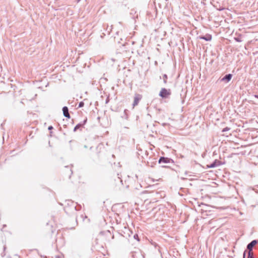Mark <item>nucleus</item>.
<instances>
[{
    "label": "nucleus",
    "instance_id": "5701e85b",
    "mask_svg": "<svg viewBox=\"0 0 258 258\" xmlns=\"http://www.w3.org/2000/svg\"><path fill=\"white\" fill-rule=\"evenodd\" d=\"M5 255H6V254H5V253L4 252H2V253H1V256H2V257H4Z\"/></svg>",
    "mask_w": 258,
    "mask_h": 258
},
{
    "label": "nucleus",
    "instance_id": "a878e982",
    "mask_svg": "<svg viewBox=\"0 0 258 258\" xmlns=\"http://www.w3.org/2000/svg\"><path fill=\"white\" fill-rule=\"evenodd\" d=\"M6 248V246L5 245V246H4V251L5 250Z\"/></svg>",
    "mask_w": 258,
    "mask_h": 258
},
{
    "label": "nucleus",
    "instance_id": "dca6fc26",
    "mask_svg": "<svg viewBox=\"0 0 258 258\" xmlns=\"http://www.w3.org/2000/svg\"><path fill=\"white\" fill-rule=\"evenodd\" d=\"M230 127H225V128H224L223 130H222V132H227V131H228L230 130Z\"/></svg>",
    "mask_w": 258,
    "mask_h": 258
},
{
    "label": "nucleus",
    "instance_id": "cd10ccee",
    "mask_svg": "<svg viewBox=\"0 0 258 258\" xmlns=\"http://www.w3.org/2000/svg\"><path fill=\"white\" fill-rule=\"evenodd\" d=\"M163 167H168V166H162Z\"/></svg>",
    "mask_w": 258,
    "mask_h": 258
},
{
    "label": "nucleus",
    "instance_id": "2eb2a0df",
    "mask_svg": "<svg viewBox=\"0 0 258 258\" xmlns=\"http://www.w3.org/2000/svg\"><path fill=\"white\" fill-rule=\"evenodd\" d=\"M84 106V103L83 101H81L79 103V105L78 108H81L83 107Z\"/></svg>",
    "mask_w": 258,
    "mask_h": 258
},
{
    "label": "nucleus",
    "instance_id": "c85d7f7f",
    "mask_svg": "<svg viewBox=\"0 0 258 258\" xmlns=\"http://www.w3.org/2000/svg\"><path fill=\"white\" fill-rule=\"evenodd\" d=\"M81 1V0H77V3H79Z\"/></svg>",
    "mask_w": 258,
    "mask_h": 258
},
{
    "label": "nucleus",
    "instance_id": "4468645a",
    "mask_svg": "<svg viewBox=\"0 0 258 258\" xmlns=\"http://www.w3.org/2000/svg\"><path fill=\"white\" fill-rule=\"evenodd\" d=\"M247 258H254L252 252H248Z\"/></svg>",
    "mask_w": 258,
    "mask_h": 258
},
{
    "label": "nucleus",
    "instance_id": "a211bd4d",
    "mask_svg": "<svg viewBox=\"0 0 258 258\" xmlns=\"http://www.w3.org/2000/svg\"><path fill=\"white\" fill-rule=\"evenodd\" d=\"M151 243L152 245H154L155 247H156L158 246V244L154 241H151Z\"/></svg>",
    "mask_w": 258,
    "mask_h": 258
},
{
    "label": "nucleus",
    "instance_id": "39448f33",
    "mask_svg": "<svg viewBox=\"0 0 258 258\" xmlns=\"http://www.w3.org/2000/svg\"><path fill=\"white\" fill-rule=\"evenodd\" d=\"M142 99V96L140 94H136L134 97V101L133 103V107L134 108L135 106L137 105L141 99Z\"/></svg>",
    "mask_w": 258,
    "mask_h": 258
},
{
    "label": "nucleus",
    "instance_id": "f257e3e1",
    "mask_svg": "<svg viewBox=\"0 0 258 258\" xmlns=\"http://www.w3.org/2000/svg\"><path fill=\"white\" fill-rule=\"evenodd\" d=\"M171 94L170 89H167L163 88L161 89L159 96L162 98H168Z\"/></svg>",
    "mask_w": 258,
    "mask_h": 258
},
{
    "label": "nucleus",
    "instance_id": "ddd939ff",
    "mask_svg": "<svg viewBox=\"0 0 258 258\" xmlns=\"http://www.w3.org/2000/svg\"><path fill=\"white\" fill-rule=\"evenodd\" d=\"M73 208L75 209V211H79L81 208V205H78V206H73Z\"/></svg>",
    "mask_w": 258,
    "mask_h": 258
},
{
    "label": "nucleus",
    "instance_id": "7ed1b4c3",
    "mask_svg": "<svg viewBox=\"0 0 258 258\" xmlns=\"http://www.w3.org/2000/svg\"><path fill=\"white\" fill-rule=\"evenodd\" d=\"M232 78V75L231 74H226L222 78L220 79V82H223L227 83H228L231 80Z\"/></svg>",
    "mask_w": 258,
    "mask_h": 258
},
{
    "label": "nucleus",
    "instance_id": "412c9836",
    "mask_svg": "<svg viewBox=\"0 0 258 258\" xmlns=\"http://www.w3.org/2000/svg\"><path fill=\"white\" fill-rule=\"evenodd\" d=\"M53 128V126L50 125V126H49L48 127V130H49V131H51L52 130V129Z\"/></svg>",
    "mask_w": 258,
    "mask_h": 258
},
{
    "label": "nucleus",
    "instance_id": "9b49d317",
    "mask_svg": "<svg viewBox=\"0 0 258 258\" xmlns=\"http://www.w3.org/2000/svg\"><path fill=\"white\" fill-rule=\"evenodd\" d=\"M128 112L129 111L127 109H124L123 114L121 116V117L125 119H127L128 118Z\"/></svg>",
    "mask_w": 258,
    "mask_h": 258
},
{
    "label": "nucleus",
    "instance_id": "f03ea898",
    "mask_svg": "<svg viewBox=\"0 0 258 258\" xmlns=\"http://www.w3.org/2000/svg\"><path fill=\"white\" fill-rule=\"evenodd\" d=\"M169 163H173L174 161L172 159L169 158L168 157H163V156L160 157L158 160L159 164Z\"/></svg>",
    "mask_w": 258,
    "mask_h": 258
},
{
    "label": "nucleus",
    "instance_id": "9d476101",
    "mask_svg": "<svg viewBox=\"0 0 258 258\" xmlns=\"http://www.w3.org/2000/svg\"><path fill=\"white\" fill-rule=\"evenodd\" d=\"M87 217L85 215L81 214V215L77 216L76 218V222H78L79 221H84L85 219L87 218Z\"/></svg>",
    "mask_w": 258,
    "mask_h": 258
},
{
    "label": "nucleus",
    "instance_id": "b1692460",
    "mask_svg": "<svg viewBox=\"0 0 258 258\" xmlns=\"http://www.w3.org/2000/svg\"><path fill=\"white\" fill-rule=\"evenodd\" d=\"M254 97L258 99V95H254Z\"/></svg>",
    "mask_w": 258,
    "mask_h": 258
},
{
    "label": "nucleus",
    "instance_id": "aec40b11",
    "mask_svg": "<svg viewBox=\"0 0 258 258\" xmlns=\"http://www.w3.org/2000/svg\"><path fill=\"white\" fill-rule=\"evenodd\" d=\"M134 237L135 239H137L138 241H139V239H138V235L137 234L134 235Z\"/></svg>",
    "mask_w": 258,
    "mask_h": 258
},
{
    "label": "nucleus",
    "instance_id": "f3484780",
    "mask_svg": "<svg viewBox=\"0 0 258 258\" xmlns=\"http://www.w3.org/2000/svg\"><path fill=\"white\" fill-rule=\"evenodd\" d=\"M234 40L236 41V42H240L242 41V40L239 37H235L234 38Z\"/></svg>",
    "mask_w": 258,
    "mask_h": 258
},
{
    "label": "nucleus",
    "instance_id": "4be33fe9",
    "mask_svg": "<svg viewBox=\"0 0 258 258\" xmlns=\"http://www.w3.org/2000/svg\"><path fill=\"white\" fill-rule=\"evenodd\" d=\"M246 251L245 250L243 252V258H245V256H246Z\"/></svg>",
    "mask_w": 258,
    "mask_h": 258
},
{
    "label": "nucleus",
    "instance_id": "6e6552de",
    "mask_svg": "<svg viewBox=\"0 0 258 258\" xmlns=\"http://www.w3.org/2000/svg\"><path fill=\"white\" fill-rule=\"evenodd\" d=\"M199 38L200 39L205 40L207 41H210L212 40V36L210 34H207L205 35L199 36Z\"/></svg>",
    "mask_w": 258,
    "mask_h": 258
},
{
    "label": "nucleus",
    "instance_id": "20e7f679",
    "mask_svg": "<svg viewBox=\"0 0 258 258\" xmlns=\"http://www.w3.org/2000/svg\"><path fill=\"white\" fill-rule=\"evenodd\" d=\"M258 243L257 240H253L250 243H249L246 246L247 249L249 250L248 252H252V249L253 246Z\"/></svg>",
    "mask_w": 258,
    "mask_h": 258
},
{
    "label": "nucleus",
    "instance_id": "423d86ee",
    "mask_svg": "<svg viewBox=\"0 0 258 258\" xmlns=\"http://www.w3.org/2000/svg\"><path fill=\"white\" fill-rule=\"evenodd\" d=\"M221 165V161L216 159L211 164L207 165L208 168H212Z\"/></svg>",
    "mask_w": 258,
    "mask_h": 258
},
{
    "label": "nucleus",
    "instance_id": "bb28decb",
    "mask_svg": "<svg viewBox=\"0 0 258 258\" xmlns=\"http://www.w3.org/2000/svg\"><path fill=\"white\" fill-rule=\"evenodd\" d=\"M70 171H71V174H72L73 173V171H72V169H70Z\"/></svg>",
    "mask_w": 258,
    "mask_h": 258
},
{
    "label": "nucleus",
    "instance_id": "0eeeda50",
    "mask_svg": "<svg viewBox=\"0 0 258 258\" xmlns=\"http://www.w3.org/2000/svg\"><path fill=\"white\" fill-rule=\"evenodd\" d=\"M87 121V118H86L84 121L82 122L79 123L78 124H77L74 128V132L77 131L78 130L82 128L83 127V126L86 124Z\"/></svg>",
    "mask_w": 258,
    "mask_h": 258
},
{
    "label": "nucleus",
    "instance_id": "7c9ffc66",
    "mask_svg": "<svg viewBox=\"0 0 258 258\" xmlns=\"http://www.w3.org/2000/svg\"><path fill=\"white\" fill-rule=\"evenodd\" d=\"M68 167H69V166H66V168H68Z\"/></svg>",
    "mask_w": 258,
    "mask_h": 258
},
{
    "label": "nucleus",
    "instance_id": "393cba45",
    "mask_svg": "<svg viewBox=\"0 0 258 258\" xmlns=\"http://www.w3.org/2000/svg\"><path fill=\"white\" fill-rule=\"evenodd\" d=\"M148 164L149 166H150V165H149V162H148ZM150 166H151V167H153V166H154L153 164V163H152V164L150 165Z\"/></svg>",
    "mask_w": 258,
    "mask_h": 258
},
{
    "label": "nucleus",
    "instance_id": "f8f14e48",
    "mask_svg": "<svg viewBox=\"0 0 258 258\" xmlns=\"http://www.w3.org/2000/svg\"><path fill=\"white\" fill-rule=\"evenodd\" d=\"M163 82L165 84L167 83V79H168V76L166 74H164L163 75Z\"/></svg>",
    "mask_w": 258,
    "mask_h": 258
},
{
    "label": "nucleus",
    "instance_id": "c756f323",
    "mask_svg": "<svg viewBox=\"0 0 258 258\" xmlns=\"http://www.w3.org/2000/svg\"><path fill=\"white\" fill-rule=\"evenodd\" d=\"M6 225H3V227H6Z\"/></svg>",
    "mask_w": 258,
    "mask_h": 258
},
{
    "label": "nucleus",
    "instance_id": "6ab92c4d",
    "mask_svg": "<svg viewBox=\"0 0 258 258\" xmlns=\"http://www.w3.org/2000/svg\"><path fill=\"white\" fill-rule=\"evenodd\" d=\"M64 210L66 213H68L69 211V207H65L64 208Z\"/></svg>",
    "mask_w": 258,
    "mask_h": 258
},
{
    "label": "nucleus",
    "instance_id": "1a4fd4ad",
    "mask_svg": "<svg viewBox=\"0 0 258 258\" xmlns=\"http://www.w3.org/2000/svg\"><path fill=\"white\" fill-rule=\"evenodd\" d=\"M62 110V112H63V115L68 118H70L71 116L69 113V109H68V107H67V106L63 107Z\"/></svg>",
    "mask_w": 258,
    "mask_h": 258
}]
</instances>
